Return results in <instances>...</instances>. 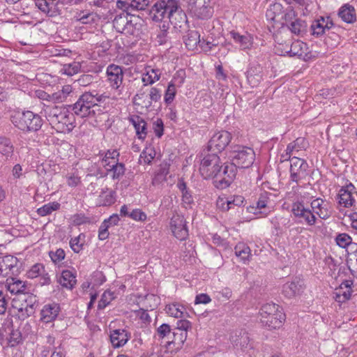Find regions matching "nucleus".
I'll list each match as a JSON object with an SVG mask.
<instances>
[{
	"label": "nucleus",
	"instance_id": "f257e3e1",
	"mask_svg": "<svg viewBox=\"0 0 357 357\" xmlns=\"http://www.w3.org/2000/svg\"><path fill=\"white\" fill-rule=\"evenodd\" d=\"M150 15L153 21L168 19L175 26H181V24L187 21L178 0H158L151 7Z\"/></svg>",
	"mask_w": 357,
	"mask_h": 357
},
{
	"label": "nucleus",
	"instance_id": "f03ea898",
	"mask_svg": "<svg viewBox=\"0 0 357 357\" xmlns=\"http://www.w3.org/2000/svg\"><path fill=\"white\" fill-rule=\"evenodd\" d=\"M43 112L46 119L58 132H70L75 126L74 114L65 107L46 105Z\"/></svg>",
	"mask_w": 357,
	"mask_h": 357
},
{
	"label": "nucleus",
	"instance_id": "7ed1b4c3",
	"mask_svg": "<svg viewBox=\"0 0 357 357\" xmlns=\"http://www.w3.org/2000/svg\"><path fill=\"white\" fill-rule=\"evenodd\" d=\"M108 96L99 94L96 91L85 92L79 96L73 106L74 113L82 118L94 116L97 112H100L98 102H105Z\"/></svg>",
	"mask_w": 357,
	"mask_h": 357
},
{
	"label": "nucleus",
	"instance_id": "20e7f679",
	"mask_svg": "<svg viewBox=\"0 0 357 357\" xmlns=\"http://www.w3.org/2000/svg\"><path fill=\"white\" fill-rule=\"evenodd\" d=\"M10 119L15 128L25 132H36L41 128L43 123L39 114L29 110L13 111Z\"/></svg>",
	"mask_w": 357,
	"mask_h": 357
},
{
	"label": "nucleus",
	"instance_id": "39448f33",
	"mask_svg": "<svg viewBox=\"0 0 357 357\" xmlns=\"http://www.w3.org/2000/svg\"><path fill=\"white\" fill-rule=\"evenodd\" d=\"M259 314L260 322L270 330L280 328L285 319L282 308L273 303L263 305Z\"/></svg>",
	"mask_w": 357,
	"mask_h": 357
},
{
	"label": "nucleus",
	"instance_id": "423d86ee",
	"mask_svg": "<svg viewBox=\"0 0 357 357\" xmlns=\"http://www.w3.org/2000/svg\"><path fill=\"white\" fill-rule=\"evenodd\" d=\"M202 157L199 167V172L202 176L206 179L213 178L214 181L220 169L222 168V166H220V158L218 155V153L211 152V153H206V151L204 150L200 155V158Z\"/></svg>",
	"mask_w": 357,
	"mask_h": 357
},
{
	"label": "nucleus",
	"instance_id": "0eeeda50",
	"mask_svg": "<svg viewBox=\"0 0 357 357\" xmlns=\"http://www.w3.org/2000/svg\"><path fill=\"white\" fill-rule=\"evenodd\" d=\"M230 157L232 162L239 168H248L255 160V153L252 149L236 145L233 146Z\"/></svg>",
	"mask_w": 357,
	"mask_h": 357
},
{
	"label": "nucleus",
	"instance_id": "6e6552de",
	"mask_svg": "<svg viewBox=\"0 0 357 357\" xmlns=\"http://www.w3.org/2000/svg\"><path fill=\"white\" fill-rule=\"evenodd\" d=\"M188 10L192 16L199 20L210 19L213 14L211 0H188Z\"/></svg>",
	"mask_w": 357,
	"mask_h": 357
},
{
	"label": "nucleus",
	"instance_id": "1a4fd4ad",
	"mask_svg": "<svg viewBox=\"0 0 357 357\" xmlns=\"http://www.w3.org/2000/svg\"><path fill=\"white\" fill-rule=\"evenodd\" d=\"M236 172L237 167L232 162L225 163L223 169H220L217 177L213 181L215 186L221 189L227 188L236 177Z\"/></svg>",
	"mask_w": 357,
	"mask_h": 357
},
{
	"label": "nucleus",
	"instance_id": "9d476101",
	"mask_svg": "<svg viewBox=\"0 0 357 357\" xmlns=\"http://www.w3.org/2000/svg\"><path fill=\"white\" fill-rule=\"evenodd\" d=\"M231 139V134L226 130L215 132L208 142L207 151L220 153Z\"/></svg>",
	"mask_w": 357,
	"mask_h": 357
},
{
	"label": "nucleus",
	"instance_id": "9b49d317",
	"mask_svg": "<svg viewBox=\"0 0 357 357\" xmlns=\"http://www.w3.org/2000/svg\"><path fill=\"white\" fill-rule=\"evenodd\" d=\"M308 164L305 160L298 157H292L290 164V176L292 181L298 183L307 175Z\"/></svg>",
	"mask_w": 357,
	"mask_h": 357
},
{
	"label": "nucleus",
	"instance_id": "f8f14e48",
	"mask_svg": "<svg viewBox=\"0 0 357 357\" xmlns=\"http://www.w3.org/2000/svg\"><path fill=\"white\" fill-rule=\"evenodd\" d=\"M3 336L7 335L6 339L8 345L10 347H14L18 345L22 341V336L21 332L18 329L13 328V321L11 319H6L2 325Z\"/></svg>",
	"mask_w": 357,
	"mask_h": 357
},
{
	"label": "nucleus",
	"instance_id": "ddd939ff",
	"mask_svg": "<svg viewBox=\"0 0 357 357\" xmlns=\"http://www.w3.org/2000/svg\"><path fill=\"white\" fill-rule=\"evenodd\" d=\"M170 228L174 236L180 241L185 240L188 236L184 217L179 214H175L171 218Z\"/></svg>",
	"mask_w": 357,
	"mask_h": 357
},
{
	"label": "nucleus",
	"instance_id": "4468645a",
	"mask_svg": "<svg viewBox=\"0 0 357 357\" xmlns=\"http://www.w3.org/2000/svg\"><path fill=\"white\" fill-rule=\"evenodd\" d=\"M35 6L49 17H54L61 13V4L56 0H35Z\"/></svg>",
	"mask_w": 357,
	"mask_h": 357
},
{
	"label": "nucleus",
	"instance_id": "2eb2a0df",
	"mask_svg": "<svg viewBox=\"0 0 357 357\" xmlns=\"http://www.w3.org/2000/svg\"><path fill=\"white\" fill-rule=\"evenodd\" d=\"M291 212L295 217L301 218L299 222L305 223L309 226H312L316 222V217L310 209L305 208L304 205L300 202L294 203Z\"/></svg>",
	"mask_w": 357,
	"mask_h": 357
},
{
	"label": "nucleus",
	"instance_id": "dca6fc26",
	"mask_svg": "<svg viewBox=\"0 0 357 357\" xmlns=\"http://www.w3.org/2000/svg\"><path fill=\"white\" fill-rule=\"evenodd\" d=\"M114 24L119 31L126 35L137 36L138 34L137 23H134L132 20H129L127 15L116 17Z\"/></svg>",
	"mask_w": 357,
	"mask_h": 357
},
{
	"label": "nucleus",
	"instance_id": "f3484780",
	"mask_svg": "<svg viewBox=\"0 0 357 357\" xmlns=\"http://www.w3.org/2000/svg\"><path fill=\"white\" fill-rule=\"evenodd\" d=\"M106 74L110 86L118 89L121 86L123 79V71L121 66L110 64L107 66Z\"/></svg>",
	"mask_w": 357,
	"mask_h": 357
},
{
	"label": "nucleus",
	"instance_id": "a211bd4d",
	"mask_svg": "<svg viewBox=\"0 0 357 357\" xmlns=\"http://www.w3.org/2000/svg\"><path fill=\"white\" fill-rule=\"evenodd\" d=\"M303 280L294 278L292 281L286 282L282 287V294L287 298H292L300 295L304 290Z\"/></svg>",
	"mask_w": 357,
	"mask_h": 357
},
{
	"label": "nucleus",
	"instance_id": "6ab92c4d",
	"mask_svg": "<svg viewBox=\"0 0 357 357\" xmlns=\"http://www.w3.org/2000/svg\"><path fill=\"white\" fill-rule=\"evenodd\" d=\"M229 35L240 50L245 51L252 48L253 45V37L251 34L247 32L241 34L233 30L229 32Z\"/></svg>",
	"mask_w": 357,
	"mask_h": 357
},
{
	"label": "nucleus",
	"instance_id": "aec40b11",
	"mask_svg": "<svg viewBox=\"0 0 357 357\" xmlns=\"http://www.w3.org/2000/svg\"><path fill=\"white\" fill-rule=\"evenodd\" d=\"M103 167L106 169V173L101 176V177H105L111 174V177L113 180H120L126 172L125 165L122 162H119L117 160L103 164Z\"/></svg>",
	"mask_w": 357,
	"mask_h": 357
},
{
	"label": "nucleus",
	"instance_id": "412c9836",
	"mask_svg": "<svg viewBox=\"0 0 357 357\" xmlns=\"http://www.w3.org/2000/svg\"><path fill=\"white\" fill-rule=\"evenodd\" d=\"M355 190L354 185L351 183L342 187L338 193L339 204L347 208L353 206L356 202L353 195L355 193Z\"/></svg>",
	"mask_w": 357,
	"mask_h": 357
},
{
	"label": "nucleus",
	"instance_id": "4be33fe9",
	"mask_svg": "<svg viewBox=\"0 0 357 357\" xmlns=\"http://www.w3.org/2000/svg\"><path fill=\"white\" fill-rule=\"evenodd\" d=\"M18 263L17 257L12 255H6L0 257V276L7 277L13 273Z\"/></svg>",
	"mask_w": 357,
	"mask_h": 357
},
{
	"label": "nucleus",
	"instance_id": "5701e85b",
	"mask_svg": "<svg viewBox=\"0 0 357 357\" xmlns=\"http://www.w3.org/2000/svg\"><path fill=\"white\" fill-rule=\"evenodd\" d=\"M263 68L259 64H254L250 66L247 71V80L251 87L257 86L263 77Z\"/></svg>",
	"mask_w": 357,
	"mask_h": 357
},
{
	"label": "nucleus",
	"instance_id": "b1692460",
	"mask_svg": "<svg viewBox=\"0 0 357 357\" xmlns=\"http://www.w3.org/2000/svg\"><path fill=\"white\" fill-rule=\"evenodd\" d=\"M109 338L113 347L119 348L127 343L130 336L124 329H115L110 331Z\"/></svg>",
	"mask_w": 357,
	"mask_h": 357
},
{
	"label": "nucleus",
	"instance_id": "393cba45",
	"mask_svg": "<svg viewBox=\"0 0 357 357\" xmlns=\"http://www.w3.org/2000/svg\"><path fill=\"white\" fill-rule=\"evenodd\" d=\"M59 311L60 307L58 304H47L41 310V320L45 323L52 322L57 317Z\"/></svg>",
	"mask_w": 357,
	"mask_h": 357
},
{
	"label": "nucleus",
	"instance_id": "a878e982",
	"mask_svg": "<svg viewBox=\"0 0 357 357\" xmlns=\"http://www.w3.org/2000/svg\"><path fill=\"white\" fill-rule=\"evenodd\" d=\"M183 41L188 50H194L200 44V34L196 30H189L183 36Z\"/></svg>",
	"mask_w": 357,
	"mask_h": 357
},
{
	"label": "nucleus",
	"instance_id": "bb28decb",
	"mask_svg": "<svg viewBox=\"0 0 357 357\" xmlns=\"http://www.w3.org/2000/svg\"><path fill=\"white\" fill-rule=\"evenodd\" d=\"M21 299L24 301V303H22L21 306L18 307V310L20 312L24 310L26 312V316H29L33 313V307L36 303V298L33 294H23Z\"/></svg>",
	"mask_w": 357,
	"mask_h": 357
},
{
	"label": "nucleus",
	"instance_id": "cd10ccee",
	"mask_svg": "<svg viewBox=\"0 0 357 357\" xmlns=\"http://www.w3.org/2000/svg\"><path fill=\"white\" fill-rule=\"evenodd\" d=\"M133 125L136 134L139 139H144L146 136V123L139 116H135L130 119Z\"/></svg>",
	"mask_w": 357,
	"mask_h": 357
},
{
	"label": "nucleus",
	"instance_id": "c85d7f7f",
	"mask_svg": "<svg viewBox=\"0 0 357 357\" xmlns=\"http://www.w3.org/2000/svg\"><path fill=\"white\" fill-rule=\"evenodd\" d=\"M338 15L347 23H353L356 21L355 9L349 4H345L340 8Z\"/></svg>",
	"mask_w": 357,
	"mask_h": 357
},
{
	"label": "nucleus",
	"instance_id": "c756f323",
	"mask_svg": "<svg viewBox=\"0 0 357 357\" xmlns=\"http://www.w3.org/2000/svg\"><path fill=\"white\" fill-rule=\"evenodd\" d=\"M161 73L159 69L147 68L143 74L142 80L145 86L151 85L160 78Z\"/></svg>",
	"mask_w": 357,
	"mask_h": 357
},
{
	"label": "nucleus",
	"instance_id": "7c9ffc66",
	"mask_svg": "<svg viewBox=\"0 0 357 357\" xmlns=\"http://www.w3.org/2000/svg\"><path fill=\"white\" fill-rule=\"evenodd\" d=\"M8 290L11 294H24L26 289L25 282L15 278L7 280Z\"/></svg>",
	"mask_w": 357,
	"mask_h": 357
},
{
	"label": "nucleus",
	"instance_id": "2f4dec72",
	"mask_svg": "<svg viewBox=\"0 0 357 357\" xmlns=\"http://www.w3.org/2000/svg\"><path fill=\"white\" fill-rule=\"evenodd\" d=\"M59 282L61 286L72 289L76 284V277L71 271L64 270L61 273Z\"/></svg>",
	"mask_w": 357,
	"mask_h": 357
},
{
	"label": "nucleus",
	"instance_id": "473e14b6",
	"mask_svg": "<svg viewBox=\"0 0 357 357\" xmlns=\"http://www.w3.org/2000/svg\"><path fill=\"white\" fill-rule=\"evenodd\" d=\"M235 255L245 264L251 257V250L244 243H238L234 248Z\"/></svg>",
	"mask_w": 357,
	"mask_h": 357
},
{
	"label": "nucleus",
	"instance_id": "72a5a7b5",
	"mask_svg": "<svg viewBox=\"0 0 357 357\" xmlns=\"http://www.w3.org/2000/svg\"><path fill=\"white\" fill-rule=\"evenodd\" d=\"M115 192L106 188L99 195V203L102 206H110L115 202Z\"/></svg>",
	"mask_w": 357,
	"mask_h": 357
},
{
	"label": "nucleus",
	"instance_id": "f704fd0d",
	"mask_svg": "<svg viewBox=\"0 0 357 357\" xmlns=\"http://www.w3.org/2000/svg\"><path fill=\"white\" fill-rule=\"evenodd\" d=\"M324 17H320L312 22L310 29L312 35L319 37L327 31L324 26Z\"/></svg>",
	"mask_w": 357,
	"mask_h": 357
},
{
	"label": "nucleus",
	"instance_id": "c9c22d12",
	"mask_svg": "<svg viewBox=\"0 0 357 357\" xmlns=\"http://www.w3.org/2000/svg\"><path fill=\"white\" fill-rule=\"evenodd\" d=\"M173 334V340H168L167 342V344L169 347L171 346V344L176 345L177 348L181 347L184 342L186 340L187 337V332L183 330H175L172 333Z\"/></svg>",
	"mask_w": 357,
	"mask_h": 357
},
{
	"label": "nucleus",
	"instance_id": "e433bc0d",
	"mask_svg": "<svg viewBox=\"0 0 357 357\" xmlns=\"http://www.w3.org/2000/svg\"><path fill=\"white\" fill-rule=\"evenodd\" d=\"M287 26L293 33L298 36L305 32L307 24L305 21L296 18Z\"/></svg>",
	"mask_w": 357,
	"mask_h": 357
},
{
	"label": "nucleus",
	"instance_id": "4c0bfd02",
	"mask_svg": "<svg viewBox=\"0 0 357 357\" xmlns=\"http://www.w3.org/2000/svg\"><path fill=\"white\" fill-rule=\"evenodd\" d=\"M81 64L79 62L73 61L70 63L63 65L60 72L68 76H73L79 72Z\"/></svg>",
	"mask_w": 357,
	"mask_h": 357
},
{
	"label": "nucleus",
	"instance_id": "58836bf2",
	"mask_svg": "<svg viewBox=\"0 0 357 357\" xmlns=\"http://www.w3.org/2000/svg\"><path fill=\"white\" fill-rule=\"evenodd\" d=\"M307 145V142L303 137H298L294 142L289 143L287 145V149L289 152H291L292 154L294 152H298L301 150L305 149Z\"/></svg>",
	"mask_w": 357,
	"mask_h": 357
},
{
	"label": "nucleus",
	"instance_id": "ea45409f",
	"mask_svg": "<svg viewBox=\"0 0 357 357\" xmlns=\"http://www.w3.org/2000/svg\"><path fill=\"white\" fill-rule=\"evenodd\" d=\"M60 208V204L56 202H53L45 204L42 207L38 208L37 213L40 216H45L52 213L53 211L59 210Z\"/></svg>",
	"mask_w": 357,
	"mask_h": 357
},
{
	"label": "nucleus",
	"instance_id": "a19ab883",
	"mask_svg": "<svg viewBox=\"0 0 357 357\" xmlns=\"http://www.w3.org/2000/svg\"><path fill=\"white\" fill-rule=\"evenodd\" d=\"M351 295V291L349 289L344 290V287L340 286L334 292V298L338 303H344L349 300Z\"/></svg>",
	"mask_w": 357,
	"mask_h": 357
},
{
	"label": "nucleus",
	"instance_id": "79ce46f5",
	"mask_svg": "<svg viewBox=\"0 0 357 357\" xmlns=\"http://www.w3.org/2000/svg\"><path fill=\"white\" fill-rule=\"evenodd\" d=\"M13 151V146L10 140L3 136H0V152L6 156H8Z\"/></svg>",
	"mask_w": 357,
	"mask_h": 357
},
{
	"label": "nucleus",
	"instance_id": "37998d69",
	"mask_svg": "<svg viewBox=\"0 0 357 357\" xmlns=\"http://www.w3.org/2000/svg\"><path fill=\"white\" fill-rule=\"evenodd\" d=\"M156 152L153 147H146L140 154L139 160L144 164H151L152 160L155 158Z\"/></svg>",
	"mask_w": 357,
	"mask_h": 357
},
{
	"label": "nucleus",
	"instance_id": "c03bdc74",
	"mask_svg": "<svg viewBox=\"0 0 357 357\" xmlns=\"http://www.w3.org/2000/svg\"><path fill=\"white\" fill-rule=\"evenodd\" d=\"M178 187L182 192L183 203L187 206H190L193 203V198L191 193L187 190L186 184L184 182L179 183Z\"/></svg>",
	"mask_w": 357,
	"mask_h": 357
},
{
	"label": "nucleus",
	"instance_id": "a18cd8bd",
	"mask_svg": "<svg viewBox=\"0 0 357 357\" xmlns=\"http://www.w3.org/2000/svg\"><path fill=\"white\" fill-rule=\"evenodd\" d=\"M84 243V235L79 234L77 237L72 238L70 241V248L76 252L79 253L82 249Z\"/></svg>",
	"mask_w": 357,
	"mask_h": 357
},
{
	"label": "nucleus",
	"instance_id": "49530a36",
	"mask_svg": "<svg viewBox=\"0 0 357 357\" xmlns=\"http://www.w3.org/2000/svg\"><path fill=\"white\" fill-rule=\"evenodd\" d=\"M183 307L177 304H172L166 306V312L170 316L179 318L183 315Z\"/></svg>",
	"mask_w": 357,
	"mask_h": 357
},
{
	"label": "nucleus",
	"instance_id": "de8ad7c7",
	"mask_svg": "<svg viewBox=\"0 0 357 357\" xmlns=\"http://www.w3.org/2000/svg\"><path fill=\"white\" fill-rule=\"evenodd\" d=\"M306 45L303 43H301L300 41H296L292 43L291 46V49L287 53L290 56H301L303 54V47L305 46Z\"/></svg>",
	"mask_w": 357,
	"mask_h": 357
},
{
	"label": "nucleus",
	"instance_id": "09e8293b",
	"mask_svg": "<svg viewBox=\"0 0 357 357\" xmlns=\"http://www.w3.org/2000/svg\"><path fill=\"white\" fill-rule=\"evenodd\" d=\"M176 93L175 84L170 82L167 86V89L165 94V102L166 104L169 105L172 102L174 99Z\"/></svg>",
	"mask_w": 357,
	"mask_h": 357
},
{
	"label": "nucleus",
	"instance_id": "8fccbe9b",
	"mask_svg": "<svg viewBox=\"0 0 357 357\" xmlns=\"http://www.w3.org/2000/svg\"><path fill=\"white\" fill-rule=\"evenodd\" d=\"M43 273H45V267L43 265L41 264H36L27 272V276L28 278L33 279L40 276Z\"/></svg>",
	"mask_w": 357,
	"mask_h": 357
},
{
	"label": "nucleus",
	"instance_id": "3c124183",
	"mask_svg": "<svg viewBox=\"0 0 357 357\" xmlns=\"http://www.w3.org/2000/svg\"><path fill=\"white\" fill-rule=\"evenodd\" d=\"M171 331L172 329L169 324H162L157 328L155 337H156L157 336L158 337L159 339H163L165 337H167L171 334Z\"/></svg>",
	"mask_w": 357,
	"mask_h": 357
},
{
	"label": "nucleus",
	"instance_id": "603ef678",
	"mask_svg": "<svg viewBox=\"0 0 357 357\" xmlns=\"http://www.w3.org/2000/svg\"><path fill=\"white\" fill-rule=\"evenodd\" d=\"M168 27L163 24L158 31L156 36V41L159 45H163L167 43L168 40Z\"/></svg>",
	"mask_w": 357,
	"mask_h": 357
},
{
	"label": "nucleus",
	"instance_id": "864d4df0",
	"mask_svg": "<svg viewBox=\"0 0 357 357\" xmlns=\"http://www.w3.org/2000/svg\"><path fill=\"white\" fill-rule=\"evenodd\" d=\"M335 241L340 247L345 248L351 243L352 240L348 234L343 233L337 235Z\"/></svg>",
	"mask_w": 357,
	"mask_h": 357
},
{
	"label": "nucleus",
	"instance_id": "5fc2aeb1",
	"mask_svg": "<svg viewBox=\"0 0 357 357\" xmlns=\"http://www.w3.org/2000/svg\"><path fill=\"white\" fill-rule=\"evenodd\" d=\"M269 193L267 192H262L257 202V208L261 210L268 207V204L270 203Z\"/></svg>",
	"mask_w": 357,
	"mask_h": 357
},
{
	"label": "nucleus",
	"instance_id": "6e6d98bb",
	"mask_svg": "<svg viewBox=\"0 0 357 357\" xmlns=\"http://www.w3.org/2000/svg\"><path fill=\"white\" fill-rule=\"evenodd\" d=\"M153 0H131L130 6L139 10H144Z\"/></svg>",
	"mask_w": 357,
	"mask_h": 357
},
{
	"label": "nucleus",
	"instance_id": "4d7b16f0",
	"mask_svg": "<svg viewBox=\"0 0 357 357\" xmlns=\"http://www.w3.org/2000/svg\"><path fill=\"white\" fill-rule=\"evenodd\" d=\"M67 184L68 186L75 188L81 183V178L75 173H68L66 176Z\"/></svg>",
	"mask_w": 357,
	"mask_h": 357
},
{
	"label": "nucleus",
	"instance_id": "13d9d810",
	"mask_svg": "<svg viewBox=\"0 0 357 357\" xmlns=\"http://www.w3.org/2000/svg\"><path fill=\"white\" fill-rule=\"evenodd\" d=\"M114 298L113 293L111 291H105L102 296L100 301L98 303V309L105 308Z\"/></svg>",
	"mask_w": 357,
	"mask_h": 357
},
{
	"label": "nucleus",
	"instance_id": "bf43d9fd",
	"mask_svg": "<svg viewBox=\"0 0 357 357\" xmlns=\"http://www.w3.org/2000/svg\"><path fill=\"white\" fill-rule=\"evenodd\" d=\"M129 218L135 220L144 222L146 218V214L139 208L133 209L129 214Z\"/></svg>",
	"mask_w": 357,
	"mask_h": 357
},
{
	"label": "nucleus",
	"instance_id": "052dcab7",
	"mask_svg": "<svg viewBox=\"0 0 357 357\" xmlns=\"http://www.w3.org/2000/svg\"><path fill=\"white\" fill-rule=\"evenodd\" d=\"M119 153L117 151V150H108L105 153V156L102 160V165L114 160L119 161Z\"/></svg>",
	"mask_w": 357,
	"mask_h": 357
},
{
	"label": "nucleus",
	"instance_id": "680f3d73",
	"mask_svg": "<svg viewBox=\"0 0 357 357\" xmlns=\"http://www.w3.org/2000/svg\"><path fill=\"white\" fill-rule=\"evenodd\" d=\"M49 255L52 261L55 264L60 262L65 257V252L62 249H57L55 252L51 251Z\"/></svg>",
	"mask_w": 357,
	"mask_h": 357
},
{
	"label": "nucleus",
	"instance_id": "e2e57ef3",
	"mask_svg": "<svg viewBox=\"0 0 357 357\" xmlns=\"http://www.w3.org/2000/svg\"><path fill=\"white\" fill-rule=\"evenodd\" d=\"M160 98L161 94L160 90L155 87H152L149 92V98L151 101L148 102V105H146V107H150L153 101L158 102Z\"/></svg>",
	"mask_w": 357,
	"mask_h": 357
},
{
	"label": "nucleus",
	"instance_id": "0e129e2a",
	"mask_svg": "<svg viewBox=\"0 0 357 357\" xmlns=\"http://www.w3.org/2000/svg\"><path fill=\"white\" fill-rule=\"evenodd\" d=\"M155 134L158 137H161L163 135V122L161 119H158L153 125Z\"/></svg>",
	"mask_w": 357,
	"mask_h": 357
},
{
	"label": "nucleus",
	"instance_id": "69168bd1",
	"mask_svg": "<svg viewBox=\"0 0 357 357\" xmlns=\"http://www.w3.org/2000/svg\"><path fill=\"white\" fill-rule=\"evenodd\" d=\"M108 228L107 223H102L98 231V238L101 241L105 240L109 236Z\"/></svg>",
	"mask_w": 357,
	"mask_h": 357
},
{
	"label": "nucleus",
	"instance_id": "338daca9",
	"mask_svg": "<svg viewBox=\"0 0 357 357\" xmlns=\"http://www.w3.org/2000/svg\"><path fill=\"white\" fill-rule=\"evenodd\" d=\"M93 79V77L91 75H82L77 79V82L80 86H88L91 83H92Z\"/></svg>",
	"mask_w": 357,
	"mask_h": 357
},
{
	"label": "nucleus",
	"instance_id": "774afa93",
	"mask_svg": "<svg viewBox=\"0 0 357 357\" xmlns=\"http://www.w3.org/2000/svg\"><path fill=\"white\" fill-rule=\"evenodd\" d=\"M211 301L210 296L206 294H200L195 298V304H207Z\"/></svg>",
	"mask_w": 357,
	"mask_h": 357
}]
</instances>
